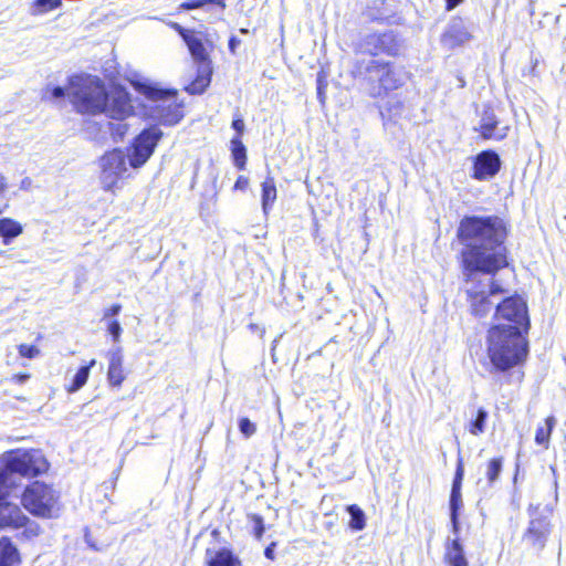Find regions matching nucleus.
Here are the masks:
<instances>
[{"mask_svg":"<svg viewBox=\"0 0 566 566\" xmlns=\"http://www.w3.org/2000/svg\"><path fill=\"white\" fill-rule=\"evenodd\" d=\"M101 184L105 190H113L118 182L130 176V169L142 166V133L135 136L132 148L125 154L116 148L99 160Z\"/></svg>","mask_w":566,"mask_h":566,"instance_id":"39448f33","label":"nucleus"},{"mask_svg":"<svg viewBox=\"0 0 566 566\" xmlns=\"http://www.w3.org/2000/svg\"><path fill=\"white\" fill-rule=\"evenodd\" d=\"M401 108H402V105H401L400 103H397V105L395 106V109H394V111H391L390 108H388L387 111H388L389 113H391L394 116H396V115H399V114H400Z\"/></svg>","mask_w":566,"mask_h":566,"instance_id":"49530a36","label":"nucleus"},{"mask_svg":"<svg viewBox=\"0 0 566 566\" xmlns=\"http://www.w3.org/2000/svg\"><path fill=\"white\" fill-rule=\"evenodd\" d=\"M240 44V40H238L237 38L232 36L230 40H229V49L232 53L235 52V48Z\"/></svg>","mask_w":566,"mask_h":566,"instance_id":"37998d69","label":"nucleus"},{"mask_svg":"<svg viewBox=\"0 0 566 566\" xmlns=\"http://www.w3.org/2000/svg\"><path fill=\"white\" fill-rule=\"evenodd\" d=\"M207 4H214L220 7L221 10L226 8V0H190L180 4V9L192 10L203 8Z\"/></svg>","mask_w":566,"mask_h":566,"instance_id":"7c9ffc66","label":"nucleus"},{"mask_svg":"<svg viewBox=\"0 0 566 566\" xmlns=\"http://www.w3.org/2000/svg\"><path fill=\"white\" fill-rule=\"evenodd\" d=\"M108 380L113 386H118L122 384L123 370H122V357L118 353H111L109 357V367H108Z\"/></svg>","mask_w":566,"mask_h":566,"instance_id":"b1692460","label":"nucleus"},{"mask_svg":"<svg viewBox=\"0 0 566 566\" xmlns=\"http://www.w3.org/2000/svg\"><path fill=\"white\" fill-rule=\"evenodd\" d=\"M503 460L502 458L491 459L485 469V476L490 484H493L500 476L502 471Z\"/></svg>","mask_w":566,"mask_h":566,"instance_id":"c756f323","label":"nucleus"},{"mask_svg":"<svg viewBox=\"0 0 566 566\" xmlns=\"http://www.w3.org/2000/svg\"><path fill=\"white\" fill-rule=\"evenodd\" d=\"M232 127L235 129L239 134H242L244 129V123L241 118H237L232 122Z\"/></svg>","mask_w":566,"mask_h":566,"instance_id":"79ce46f5","label":"nucleus"},{"mask_svg":"<svg viewBox=\"0 0 566 566\" xmlns=\"http://www.w3.org/2000/svg\"><path fill=\"white\" fill-rule=\"evenodd\" d=\"M447 1V9L448 10H452L454 9L458 4H460L463 0H446Z\"/></svg>","mask_w":566,"mask_h":566,"instance_id":"a18cd8bd","label":"nucleus"},{"mask_svg":"<svg viewBox=\"0 0 566 566\" xmlns=\"http://www.w3.org/2000/svg\"><path fill=\"white\" fill-rule=\"evenodd\" d=\"M239 429H240V432L245 438H250L256 431L255 424L252 421H250V419H248V418H241L240 419V421H239Z\"/></svg>","mask_w":566,"mask_h":566,"instance_id":"473e14b6","label":"nucleus"},{"mask_svg":"<svg viewBox=\"0 0 566 566\" xmlns=\"http://www.w3.org/2000/svg\"><path fill=\"white\" fill-rule=\"evenodd\" d=\"M67 96L77 113L96 115L107 106L104 83L93 75H74L69 80Z\"/></svg>","mask_w":566,"mask_h":566,"instance_id":"423d86ee","label":"nucleus"},{"mask_svg":"<svg viewBox=\"0 0 566 566\" xmlns=\"http://www.w3.org/2000/svg\"><path fill=\"white\" fill-rule=\"evenodd\" d=\"M120 311L119 305H112L109 308H107L104 313V318H111L116 316Z\"/></svg>","mask_w":566,"mask_h":566,"instance_id":"a19ab883","label":"nucleus"},{"mask_svg":"<svg viewBox=\"0 0 566 566\" xmlns=\"http://www.w3.org/2000/svg\"><path fill=\"white\" fill-rule=\"evenodd\" d=\"M21 503L30 514L41 518L57 517L62 509L60 492L41 481L25 488Z\"/></svg>","mask_w":566,"mask_h":566,"instance_id":"6e6552de","label":"nucleus"},{"mask_svg":"<svg viewBox=\"0 0 566 566\" xmlns=\"http://www.w3.org/2000/svg\"><path fill=\"white\" fill-rule=\"evenodd\" d=\"M48 92L51 93V96L54 99L63 98L65 95H67V88L65 90L62 86H54L52 88L48 87L46 93Z\"/></svg>","mask_w":566,"mask_h":566,"instance_id":"58836bf2","label":"nucleus"},{"mask_svg":"<svg viewBox=\"0 0 566 566\" xmlns=\"http://www.w3.org/2000/svg\"><path fill=\"white\" fill-rule=\"evenodd\" d=\"M23 232V227L20 222L11 218L0 219V238L4 244H9L14 238Z\"/></svg>","mask_w":566,"mask_h":566,"instance_id":"412c9836","label":"nucleus"},{"mask_svg":"<svg viewBox=\"0 0 566 566\" xmlns=\"http://www.w3.org/2000/svg\"><path fill=\"white\" fill-rule=\"evenodd\" d=\"M500 167L501 160L496 153L482 151L475 157L472 176L476 180H489L497 174Z\"/></svg>","mask_w":566,"mask_h":566,"instance_id":"ddd939ff","label":"nucleus"},{"mask_svg":"<svg viewBox=\"0 0 566 566\" xmlns=\"http://www.w3.org/2000/svg\"><path fill=\"white\" fill-rule=\"evenodd\" d=\"M128 130V126L125 123L111 124V132L114 139L117 142L122 139Z\"/></svg>","mask_w":566,"mask_h":566,"instance_id":"f704fd0d","label":"nucleus"},{"mask_svg":"<svg viewBox=\"0 0 566 566\" xmlns=\"http://www.w3.org/2000/svg\"><path fill=\"white\" fill-rule=\"evenodd\" d=\"M209 83L210 76L208 74L199 75L198 78L187 87V91L191 94H200L205 91Z\"/></svg>","mask_w":566,"mask_h":566,"instance_id":"2f4dec72","label":"nucleus"},{"mask_svg":"<svg viewBox=\"0 0 566 566\" xmlns=\"http://www.w3.org/2000/svg\"><path fill=\"white\" fill-rule=\"evenodd\" d=\"M497 122L492 113H485L481 119L480 133L485 139H502L506 136L507 128L496 130Z\"/></svg>","mask_w":566,"mask_h":566,"instance_id":"6ab92c4d","label":"nucleus"},{"mask_svg":"<svg viewBox=\"0 0 566 566\" xmlns=\"http://www.w3.org/2000/svg\"><path fill=\"white\" fill-rule=\"evenodd\" d=\"M392 42L394 36L390 33H373L364 38L360 49L370 55H378L380 53L392 54Z\"/></svg>","mask_w":566,"mask_h":566,"instance_id":"4468645a","label":"nucleus"},{"mask_svg":"<svg viewBox=\"0 0 566 566\" xmlns=\"http://www.w3.org/2000/svg\"><path fill=\"white\" fill-rule=\"evenodd\" d=\"M552 531L551 521L545 516L532 518L524 534V539L537 552L546 546V542Z\"/></svg>","mask_w":566,"mask_h":566,"instance_id":"9b49d317","label":"nucleus"},{"mask_svg":"<svg viewBox=\"0 0 566 566\" xmlns=\"http://www.w3.org/2000/svg\"><path fill=\"white\" fill-rule=\"evenodd\" d=\"M240 32L247 34L249 31L247 29H241Z\"/></svg>","mask_w":566,"mask_h":566,"instance_id":"603ef678","label":"nucleus"},{"mask_svg":"<svg viewBox=\"0 0 566 566\" xmlns=\"http://www.w3.org/2000/svg\"><path fill=\"white\" fill-rule=\"evenodd\" d=\"M49 469L45 458L35 450L10 451L0 459V528H19L30 521L18 504L3 500L15 478L35 476ZM20 564L17 547L8 537L0 538V566Z\"/></svg>","mask_w":566,"mask_h":566,"instance_id":"f03ea898","label":"nucleus"},{"mask_svg":"<svg viewBox=\"0 0 566 566\" xmlns=\"http://www.w3.org/2000/svg\"><path fill=\"white\" fill-rule=\"evenodd\" d=\"M207 566H241L240 559L226 548H208L205 555Z\"/></svg>","mask_w":566,"mask_h":566,"instance_id":"2eb2a0df","label":"nucleus"},{"mask_svg":"<svg viewBox=\"0 0 566 566\" xmlns=\"http://www.w3.org/2000/svg\"><path fill=\"white\" fill-rule=\"evenodd\" d=\"M346 511L350 515V521L348 523L349 528L353 531L364 530L366 526V515L364 511L356 504L348 505Z\"/></svg>","mask_w":566,"mask_h":566,"instance_id":"a878e982","label":"nucleus"},{"mask_svg":"<svg viewBox=\"0 0 566 566\" xmlns=\"http://www.w3.org/2000/svg\"><path fill=\"white\" fill-rule=\"evenodd\" d=\"M264 555L268 558L273 559V548H272V546H269V547L265 548Z\"/></svg>","mask_w":566,"mask_h":566,"instance_id":"09e8293b","label":"nucleus"},{"mask_svg":"<svg viewBox=\"0 0 566 566\" xmlns=\"http://www.w3.org/2000/svg\"><path fill=\"white\" fill-rule=\"evenodd\" d=\"M231 145L234 164L239 169H243L247 160L245 147L239 138H233Z\"/></svg>","mask_w":566,"mask_h":566,"instance_id":"c85d7f7f","label":"nucleus"},{"mask_svg":"<svg viewBox=\"0 0 566 566\" xmlns=\"http://www.w3.org/2000/svg\"><path fill=\"white\" fill-rule=\"evenodd\" d=\"M133 106L127 91L122 87H115L107 93V106L103 111L109 117L124 119L132 113Z\"/></svg>","mask_w":566,"mask_h":566,"instance_id":"f8f14e48","label":"nucleus"},{"mask_svg":"<svg viewBox=\"0 0 566 566\" xmlns=\"http://www.w3.org/2000/svg\"><path fill=\"white\" fill-rule=\"evenodd\" d=\"M495 319L497 325L517 326L521 333H527L530 319L526 303L517 296L504 298L495 307Z\"/></svg>","mask_w":566,"mask_h":566,"instance_id":"1a4fd4ad","label":"nucleus"},{"mask_svg":"<svg viewBox=\"0 0 566 566\" xmlns=\"http://www.w3.org/2000/svg\"><path fill=\"white\" fill-rule=\"evenodd\" d=\"M62 6V0H34L30 7V14L42 15Z\"/></svg>","mask_w":566,"mask_h":566,"instance_id":"bb28decb","label":"nucleus"},{"mask_svg":"<svg viewBox=\"0 0 566 566\" xmlns=\"http://www.w3.org/2000/svg\"><path fill=\"white\" fill-rule=\"evenodd\" d=\"M408 78L403 67L389 62L373 60L366 67V90L371 97H385L401 87Z\"/></svg>","mask_w":566,"mask_h":566,"instance_id":"0eeeda50","label":"nucleus"},{"mask_svg":"<svg viewBox=\"0 0 566 566\" xmlns=\"http://www.w3.org/2000/svg\"><path fill=\"white\" fill-rule=\"evenodd\" d=\"M249 186V179L245 176H239L235 184H234V190H247Z\"/></svg>","mask_w":566,"mask_h":566,"instance_id":"ea45409f","label":"nucleus"},{"mask_svg":"<svg viewBox=\"0 0 566 566\" xmlns=\"http://www.w3.org/2000/svg\"><path fill=\"white\" fill-rule=\"evenodd\" d=\"M443 38L450 45H461L469 42L472 35L463 22L458 20L449 27Z\"/></svg>","mask_w":566,"mask_h":566,"instance_id":"a211bd4d","label":"nucleus"},{"mask_svg":"<svg viewBox=\"0 0 566 566\" xmlns=\"http://www.w3.org/2000/svg\"><path fill=\"white\" fill-rule=\"evenodd\" d=\"M505 238L506 227L499 217H465L458 228L470 308L479 318L485 317L493 308L494 298L505 293L493 277L476 279L479 273L493 275L509 264Z\"/></svg>","mask_w":566,"mask_h":566,"instance_id":"f257e3e1","label":"nucleus"},{"mask_svg":"<svg viewBox=\"0 0 566 566\" xmlns=\"http://www.w3.org/2000/svg\"><path fill=\"white\" fill-rule=\"evenodd\" d=\"M251 520L253 522V533L255 537L261 538L264 532L263 518L259 515H252Z\"/></svg>","mask_w":566,"mask_h":566,"instance_id":"e433bc0d","label":"nucleus"},{"mask_svg":"<svg viewBox=\"0 0 566 566\" xmlns=\"http://www.w3.org/2000/svg\"><path fill=\"white\" fill-rule=\"evenodd\" d=\"M175 28L186 42L192 59L198 63L209 65V55L213 49V44L212 41L208 39V35L203 32L186 30L179 24H175Z\"/></svg>","mask_w":566,"mask_h":566,"instance_id":"9d476101","label":"nucleus"},{"mask_svg":"<svg viewBox=\"0 0 566 566\" xmlns=\"http://www.w3.org/2000/svg\"><path fill=\"white\" fill-rule=\"evenodd\" d=\"M15 378H17L18 382L23 384L24 381H27L29 379V375L20 374V375H17Z\"/></svg>","mask_w":566,"mask_h":566,"instance_id":"de8ad7c7","label":"nucleus"},{"mask_svg":"<svg viewBox=\"0 0 566 566\" xmlns=\"http://www.w3.org/2000/svg\"><path fill=\"white\" fill-rule=\"evenodd\" d=\"M462 506L461 490H451L450 509L454 532H458V511Z\"/></svg>","mask_w":566,"mask_h":566,"instance_id":"cd10ccee","label":"nucleus"},{"mask_svg":"<svg viewBox=\"0 0 566 566\" xmlns=\"http://www.w3.org/2000/svg\"><path fill=\"white\" fill-rule=\"evenodd\" d=\"M2 212H3V209H2V208H0V214H1Z\"/></svg>","mask_w":566,"mask_h":566,"instance_id":"864d4df0","label":"nucleus"},{"mask_svg":"<svg viewBox=\"0 0 566 566\" xmlns=\"http://www.w3.org/2000/svg\"><path fill=\"white\" fill-rule=\"evenodd\" d=\"M516 326L494 325L488 332L486 354L493 368L506 371L523 361L528 354V344Z\"/></svg>","mask_w":566,"mask_h":566,"instance_id":"7ed1b4c3","label":"nucleus"},{"mask_svg":"<svg viewBox=\"0 0 566 566\" xmlns=\"http://www.w3.org/2000/svg\"><path fill=\"white\" fill-rule=\"evenodd\" d=\"M163 132L157 125L144 128V164L154 153L155 147L163 137Z\"/></svg>","mask_w":566,"mask_h":566,"instance_id":"aec40b11","label":"nucleus"},{"mask_svg":"<svg viewBox=\"0 0 566 566\" xmlns=\"http://www.w3.org/2000/svg\"><path fill=\"white\" fill-rule=\"evenodd\" d=\"M96 365V360L92 359L87 365L82 366L74 375L71 385L66 388L69 392L78 391L86 382L91 369Z\"/></svg>","mask_w":566,"mask_h":566,"instance_id":"5701e85b","label":"nucleus"},{"mask_svg":"<svg viewBox=\"0 0 566 566\" xmlns=\"http://www.w3.org/2000/svg\"><path fill=\"white\" fill-rule=\"evenodd\" d=\"M277 190L274 178L269 174L261 184V205L265 216L272 210L276 201Z\"/></svg>","mask_w":566,"mask_h":566,"instance_id":"f3484780","label":"nucleus"},{"mask_svg":"<svg viewBox=\"0 0 566 566\" xmlns=\"http://www.w3.org/2000/svg\"><path fill=\"white\" fill-rule=\"evenodd\" d=\"M30 532H32L34 535H36L39 532V526L36 524H34V527L31 528Z\"/></svg>","mask_w":566,"mask_h":566,"instance_id":"8fccbe9b","label":"nucleus"},{"mask_svg":"<svg viewBox=\"0 0 566 566\" xmlns=\"http://www.w3.org/2000/svg\"><path fill=\"white\" fill-rule=\"evenodd\" d=\"M135 88L138 91V92H142V84L140 83H135Z\"/></svg>","mask_w":566,"mask_h":566,"instance_id":"3c124183","label":"nucleus"},{"mask_svg":"<svg viewBox=\"0 0 566 566\" xmlns=\"http://www.w3.org/2000/svg\"><path fill=\"white\" fill-rule=\"evenodd\" d=\"M184 116V102L179 99L177 90L144 78V120L175 126Z\"/></svg>","mask_w":566,"mask_h":566,"instance_id":"20e7f679","label":"nucleus"},{"mask_svg":"<svg viewBox=\"0 0 566 566\" xmlns=\"http://www.w3.org/2000/svg\"><path fill=\"white\" fill-rule=\"evenodd\" d=\"M107 331L113 336V339L117 340L120 336L122 328L117 321H112L107 325Z\"/></svg>","mask_w":566,"mask_h":566,"instance_id":"4c0bfd02","label":"nucleus"},{"mask_svg":"<svg viewBox=\"0 0 566 566\" xmlns=\"http://www.w3.org/2000/svg\"><path fill=\"white\" fill-rule=\"evenodd\" d=\"M19 354L25 358H34L40 354V350L34 345L21 344L18 347Z\"/></svg>","mask_w":566,"mask_h":566,"instance_id":"72a5a7b5","label":"nucleus"},{"mask_svg":"<svg viewBox=\"0 0 566 566\" xmlns=\"http://www.w3.org/2000/svg\"><path fill=\"white\" fill-rule=\"evenodd\" d=\"M489 418V413L485 409L479 408L476 411V416L474 419L470 420L467 424L468 431L472 436H481L485 431L486 420Z\"/></svg>","mask_w":566,"mask_h":566,"instance_id":"393cba45","label":"nucleus"},{"mask_svg":"<svg viewBox=\"0 0 566 566\" xmlns=\"http://www.w3.org/2000/svg\"><path fill=\"white\" fill-rule=\"evenodd\" d=\"M444 559L449 566H469L463 545L459 538L449 541L446 544Z\"/></svg>","mask_w":566,"mask_h":566,"instance_id":"dca6fc26","label":"nucleus"},{"mask_svg":"<svg viewBox=\"0 0 566 566\" xmlns=\"http://www.w3.org/2000/svg\"><path fill=\"white\" fill-rule=\"evenodd\" d=\"M7 187H8V185H7L6 177L3 175H0V197L2 196V193L4 192Z\"/></svg>","mask_w":566,"mask_h":566,"instance_id":"c03bdc74","label":"nucleus"},{"mask_svg":"<svg viewBox=\"0 0 566 566\" xmlns=\"http://www.w3.org/2000/svg\"><path fill=\"white\" fill-rule=\"evenodd\" d=\"M463 474H464L463 462H462V459H459L457 470H455L454 480L452 483V490H461Z\"/></svg>","mask_w":566,"mask_h":566,"instance_id":"c9c22d12","label":"nucleus"},{"mask_svg":"<svg viewBox=\"0 0 566 566\" xmlns=\"http://www.w3.org/2000/svg\"><path fill=\"white\" fill-rule=\"evenodd\" d=\"M556 426V419L554 416H549L544 420L543 424H539L535 433V442L538 446H543L545 449L549 448L551 436Z\"/></svg>","mask_w":566,"mask_h":566,"instance_id":"4be33fe9","label":"nucleus"}]
</instances>
